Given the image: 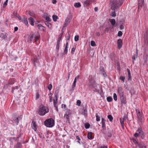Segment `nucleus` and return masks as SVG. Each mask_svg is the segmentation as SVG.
<instances>
[{"label": "nucleus", "instance_id": "1", "mask_svg": "<svg viewBox=\"0 0 148 148\" xmlns=\"http://www.w3.org/2000/svg\"><path fill=\"white\" fill-rule=\"evenodd\" d=\"M124 0H111L110 1L111 8L114 11L111 13V16L114 17L116 16L115 11L120 7Z\"/></svg>", "mask_w": 148, "mask_h": 148}, {"label": "nucleus", "instance_id": "2", "mask_svg": "<svg viewBox=\"0 0 148 148\" xmlns=\"http://www.w3.org/2000/svg\"><path fill=\"white\" fill-rule=\"evenodd\" d=\"M49 111V110L47 107L41 105L39 108L38 113L40 116H43Z\"/></svg>", "mask_w": 148, "mask_h": 148}, {"label": "nucleus", "instance_id": "3", "mask_svg": "<svg viewBox=\"0 0 148 148\" xmlns=\"http://www.w3.org/2000/svg\"><path fill=\"white\" fill-rule=\"evenodd\" d=\"M136 131L137 132L135 133L134 134V137L137 138L139 136L142 139H144L145 138V136L144 133L142 130L141 127H138Z\"/></svg>", "mask_w": 148, "mask_h": 148}, {"label": "nucleus", "instance_id": "4", "mask_svg": "<svg viewBox=\"0 0 148 148\" xmlns=\"http://www.w3.org/2000/svg\"><path fill=\"white\" fill-rule=\"evenodd\" d=\"M95 78L94 77L90 75L89 76L88 81L89 85L94 88H96L97 85L96 82L95 80Z\"/></svg>", "mask_w": 148, "mask_h": 148}, {"label": "nucleus", "instance_id": "5", "mask_svg": "<svg viewBox=\"0 0 148 148\" xmlns=\"http://www.w3.org/2000/svg\"><path fill=\"white\" fill-rule=\"evenodd\" d=\"M44 124L47 127H52L54 125V121L52 118L48 119L44 121Z\"/></svg>", "mask_w": 148, "mask_h": 148}, {"label": "nucleus", "instance_id": "6", "mask_svg": "<svg viewBox=\"0 0 148 148\" xmlns=\"http://www.w3.org/2000/svg\"><path fill=\"white\" fill-rule=\"evenodd\" d=\"M136 111L137 112L138 119L139 120L140 122H142L144 118L142 112L141 111H140L139 109H138L136 110Z\"/></svg>", "mask_w": 148, "mask_h": 148}, {"label": "nucleus", "instance_id": "7", "mask_svg": "<svg viewBox=\"0 0 148 148\" xmlns=\"http://www.w3.org/2000/svg\"><path fill=\"white\" fill-rule=\"evenodd\" d=\"M40 37V36L39 34L36 36L34 34H30L29 37V40L31 42L33 41V39L34 38H35V42H36L38 40Z\"/></svg>", "mask_w": 148, "mask_h": 148}, {"label": "nucleus", "instance_id": "8", "mask_svg": "<svg viewBox=\"0 0 148 148\" xmlns=\"http://www.w3.org/2000/svg\"><path fill=\"white\" fill-rule=\"evenodd\" d=\"M59 93V90H56L54 96L55 99H53V103L54 106H57V103L58 99V95Z\"/></svg>", "mask_w": 148, "mask_h": 148}, {"label": "nucleus", "instance_id": "9", "mask_svg": "<svg viewBox=\"0 0 148 148\" xmlns=\"http://www.w3.org/2000/svg\"><path fill=\"white\" fill-rule=\"evenodd\" d=\"M117 88L118 92L119 95V96L124 95V91L121 87L118 86Z\"/></svg>", "mask_w": 148, "mask_h": 148}, {"label": "nucleus", "instance_id": "10", "mask_svg": "<svg viewBox=\"0 0 148 148\" xmlns=\"http://www.w3.org/2000/svg\"><path fill=\"white\" fill-rule=\"evenodd\" d=\"M121 102V103L123 104H126V98L124 95L119 96Z\"/></svg>", "mask_w": 148, "mask_h": 148}, {"label": "nucleus", "instance_id": "11", "mask_svg": "<svg viewBox=\"0 0 148 148\" xmlns=\"http://www.w3.org/2000/svg\"><path fill=\"white\" fill-rule=\"evenodd\" d=\"M117 48L118 49H120L122 47L123 45V41L121 39H119L117 41Z\"/></svg>", "mask_w": 148, "mask_h": 148}, {"label": "nucleus", "instance_id": "12", "mask_svg": "<svg viewBox=\"0 0 148 148\" xmlns=\"http://www.w3.org/2000/svg\"><path fill=\"white\" fill-rule=\"evenodd\" d=\"M32 128L35 131H36L37 130V125L35 122L34 121H32L31 125Z\"/></svg>", "mask_w": 148, "mask_h": 148}, {"label": "nucleus", "instance_id": "13", "mask_svg": "<svg viewBox=\"0 0 148 148\" xmlns=\"http://www.w3.org/2000/svg\"><path fill=\"white\" fill-rule=\"evenodd\" d=\"M33 63L35 67H37V65H39V60L37 58H34L33 60Z\"/></svg>", "mask_w": 148, "mask_h": 148}, {"label": "nucleus", "instance_id": "14", "mask_svg": "<svg viewBox=\"0 0 148 148\" xmlns=\"http://www.w3.org/2000/svg\"><path fill=\"white\" fill-rule=\"evenodd\" d=\"M79 76V75H78L77 77H75L74 82L72 85V89H73L74 88V87H75L77 82V80L78 79Z\"/></svg>", "mask_w": 148, "mask_h": 148}, {"label": "nucleus", "instance_id": "15", "mask_svg": "<svg viewBox=\"0 0 148 148\" xmlns=\"http://www.w3.org/2000/svg\"><path fill=\"white\" fill-rule=\"evenodd\" d=\"M138 9L139 8H140L142 7V6L143 5L144 3V0H138Z\"/></svg>", "mask_w": 148, "mask_h": 148}, {"label": "nucleus", "instance_id": "16", "mask_svg": "<svg viewBox=\"0 0 148 148\" xmlns=\"http://www.w3.org/2000/svg\"><path fill=\"white\" fill-rule=\"evenodd\" d=\"M22 119V117L21 116H19V117L16 118V119H14L13 120L14 121L15 123H16V125H18L19 122V121L21 120Z\"/></svg>", "mask_w": 148, "mask_h": 148}, {"label": "nucleus", "instance_id": "17", "mask_svg": "<svg viewBox=\"0 0 148 148\" xmlns=\"http://www.w3.org/2000/svg\"><path fill=\"white\" fill-rule=\"evenodd\" d=\"M91 1L86 0L84 2V5L85 7L89 6L90 4Z\"/></svg>", "mask_w": 148, "mask_h": 148}, {"label": "nucleus", "instance_id": "18", "mask_svg": "<svg viewBox=\"0 0 148 148\" xmlns=\"http://www.w3.org/2000/svg\"><path fill=\"white\" fill-rule=\"evenodd\" d=\"M39 29L40 30H42L43 31H45L46 30L45 27L41 24H38L37 25Z\"/></svg>", "mask_w": 148, "mask_h": 148}, {"label": "nucleus", "instance_id": "19", "mask_svg": "<svg viewBox=\"0 0 148 148\" xmlns=\"http://www.w3.org/2000/svg\"><path fill=\"white\" fill-rule=\"evenodd\" d=\"M28 20L30 23V24L32 25H34V20L32 17H30L28 18Z\"/></svg>", "mask_w": 148, "mask_h": 148}, {"label": "nucleus", "instance_id": "20", "mask_svg": "<svg viewBox=\"0 0 148 148\" xmlns=\"http://www.w3.org/2000/svg\"><path fill=\"white\" fill-rule=\"evenodd\" d=\"M87 137L89 139H92L93 138L92 137V133L91 132H89L88 134Z\"/></svg>", "mask_w": 148, "mask_h": 148}, {"label": "nucleus", "instance_id": "21", "mask_svg": "<svg viewBox=\"0 0 148 148\" xmlns=\"http://www.w3.org/2000/svg\"><path fill=\"white\" fill-rule=\"evenodd\" d=\"M106 120L103 118L101 119V123L102 124V127H106V125L105 124Z\"/></svg>", "mask_w": 148, "mask_h": 148}, {"label": "nucleus", "instance_id": "22", "mask_svg": "<svg viewBox=\"0 0 148 148\" xmlns=\"http://www.w3.org/2000/svg\"><path fill=\"white\" fill-rule=\"evenodd\" d=\"M69 43L67 42H66V46L65 48V49L64 51V53L65 54H67L68 52V48Z\"/></svg>", "mask_w": 148, "mask_h": 148}, {"label": "nucleus", "instance_id": "23", "mask_svg": "<svg viewBox=\"0 0 148 148\" xmlns=\"http://www.w3.org/2000/svg\"><path fill=\"white\" fill-rule=\"evenodd\" d=\"M22 21L26 25H28V21L27 20V18H23L22 19Z\"/></svg>", "mask_w": 148, "mask_h": 148}, {"label": "nucleus", "instance_id": "24", "mask_svg": "<svg viewBox=\"0 0 148 148\" xmlns=\"http://www.w3.org/2000/svg\"><path fill=\"white\" fill-rule=\"evenodd\" d=\"M45 25L49 28H51V24L49 23L48 21H45Z\"/></svg>", "mask_w": 148, "mask_h": 148}, {"label": "nucleus", "instance_id": "25", "mask_svg": "<svg viewBox=\"0 0 148 148\" xmlns=\"http://www.w3.org/2000/svg\"><path fill=\"white\" fill-rule=\"evenodd\" d=\"M82 114L84 115L85 116L87 115V111L86 109H84L82 112Z\"/></svg>", "mask_w": 148, "mask_h": 148}, {"label": "nucleus", "instance_id": "26", "mask_svg": "<svg viewBox=\"0 0 148 148\" xmlns=\"http://www.w3.org/2000/svg\"><path fill=\"white\" fill-rule=\"evenodd\" d=\"M21 143L18 142L15 146L14 148H21Z\"/></svg>", "mask_w": 148, "mask_h": 148}, {"label": "nucleus", "instance_id": "27", "mask_svg": "<svg viewBox=\"0 0 148 148\" xmlns=\"http://www.w3.org/2000/svg\"><path fill=\"white\" fill-rule=\"evenodd\" d=\"M123 119H122V118H121L120 119V123H121V126H122V128H124V121L123 120Z\"/></svg>", "mask_w": 148, "mask_h": 148}, {"label": "nucleus", "instance_id": "28", "mask_svg": "<svg viewBox=\"0 0 148 148\" xmlns=\"http://www.w3.org/2000/svg\"><path fill=\"white\" fill-rule=\"evenodd\" d=\"M127 70L128 72V79L130 80L131 79V75L130 72V70L128 69H127Z\"/></svg>", "mask_w": 148, "mask_h": 148}, {"label": "nucleus", "instance_id": "29", "mask_svg": "<svg viewBox=\"0 0 148 148\" xmlns=\"http://www.w3.org/2000/svg\"><path fill=\"white\" fill-rule=\"evenodd\" d=\"M76 139L78 140V141H77V142L79 144L81 145L82 143L80 141L81 140V139L80 137L78 136H76Z\"/></svg>", "mask_w": 148, "mask_h": 148}, {"label": "nucleus", "instance_id": "30", "mask_svg": "<svg viewBox=\"0 0 148 148\" xmlns=\"http://www.w3.org/2000/svg\"><path fill=\"white\" fill-rule=\"evenodd\" d=\"M106 130V127H102V129L101 130V132L103 134H105V131Z\"/></svg>", "mask_w": 148, "mask_h": 148}, {"label": "nucleus", "instance_id": "31", "mask_svg": "<svg viewBox=\"0 0 148 148\" xmlns=\"http://www.w3.org/2000/svg\"><path fill=\"white\" fill-rule=\"evenodd\" d=\"M81 6V4L80 3H76L74 4V6L77 8Z\"/></svg>", "mask_w": 148, "mask_h": 148}, {"label": "nucleus", "instance_id": "32", "mask_svg": "<svg viewBox=\"0 0 148 148\" xmlns=\"http://www.w3.org/2000/svg\"><path fill=\"white\" fill-rule=\"evenodd\" d=\"M108 118L109 119L110 121L111 122L112 121L113 118L112 116L111 115H109L108 116Z\"/></svg>", "mask_w": 148, "mask_h": 148}, {"label": "nucleus", "instance_id": "33", "mask_svg": "<svg viewBox=\"0 0 148 148\" xmlns=\"http://www.w3.org/2000/svg\"><path fill=\"white\" fill-rule=\"evenodd\" d=\"M90 126V124L88 123H86L84 125L86 129L89 128Z\"/></svg>", "mask_w": 148, "mask_h": 148}, {"label": "nucleus", "instance_id": "34", "mask_svg": "<svg viewBox=\"0 0 148 148\" xmlns=\"http://www.w3.org/2000/svg\"><path fill=\"white\" fill-rule=\"evenodd\" d=\"M70 20L69 18H67L66 19L65 21V25H66V24H67V25H68L69 24V23L70 22Z\"/></svg>", "mask_w": 148, "mask_h": 148}, {"label": "nucleus", "instance_id": "35", "mask_svg": "<svg viewBox=\"0 0 148 148\" xmlns=\"http://www.w3.org/2000/svg\"><path fill=\"white\" fill-rule=\"evenodd\" d=\"M107 100L108 102H110L112 101V99L111 96H109L107 98Z\"/></svg>", "mask_w": 148, "mask_h": 148}, {"label": "nucleus", "instance_id": "36", "mask_svg": "<svg viewBox=\"0 0 148 148\" xmlns=\"http://www.w3.org/2000/svg\"><path fill=\"white\" fill-rule=\"evenodd\" d=\"M110 22L112 25H114L115 23V20L114 19H112L110 20Z\"/></svg>", "mask_w": 148, "mask_h": 148}, {"label": "nucleus", "instance_id": "37", "mask_svg": "<svg viewBox=\"0 0 148 148\" xmlns=\"http://www.w3.org/2000/svg\"><path fill=\"white\" fill-rule=\"evenodd\" d=\"M52 18H53V21H54L55 22H56L57 21V19L58 18V17L56 15H53L52 16Z\"/></svg>", "mask_w": 148, "mask_h": 148}, {"label": "nucleus", "instance_id": "38", "mask_svg": "<svg viewBox=\"0 0 148 148\" xmlns=\"http://www.w3.org/2000/svg\"><path fill=\"white\" fill-rule=\"evenodd\" d=\"M96 120L97 121H100V117L99 116H98V114L97 113L96 114Z\"/></svg>", "mask_w": 148, "mask_h": 148}, {"label": "nucleus", "instance_id": "39", "mask_svg": "<svg viewBox=\"0 0 148 148\" xmlns=\"http://www.w3.org/2000/svg\"><path fill=\"white\" fill-rule=\"evenodd\" d=\"M91 45L92 47H94L96 46V44L94 41L92 40L90 42Z\"/></svg>", "mask_w": 148, "mask_h": 148}, {"label": "nucleus", "instance_id": "40", "mask_svg": "<svg viewBox=\"0 0 148 148\" xmlns=\"http://www.w3.org/2000/svg\"><path fill=\"white\" fill-rule=\"evenodd\" d=\"M113 98L115 101H116L117 100V96L115 93H114L113 94Z\"/></svg>", "mask_w": 148, "mask_h": 148}, {"label": "nucleus", "instance_id": "41", "mask_svg": "<svg viewBox=\"0 0 148 148\" xmlns=\"http://www.w3.org/2000/svg\"><path fill=\"white\" fill-rule=\"evenodd\" d=\"M52 88V85L51 84H50L48 86V88L49 90V91H50Z\"/></svg>", "mask_w": 148, "mask_h": 148}, {"label": "nucleus", "instance_id": "42", "mask_svg": "<svg viewBox=\"0 0 148 148\" xmlns=\"http://www.w3.org/2000/svg\"><path fill=\"white\" fill-rule=\"evenodd\" d=\"M71 114V110H67V111L66 112V114L65 115H69Z\"/></svg>", "mask_w": 148, "mask_h": 148}, {"label": "nucleus", "instance_id": "43", "mask_svg": "<svg viewBox=\"0 0 148 148\" xmlns=\"http://www.w3.org/2000/svg\"><path fill=\"white\" fill-rule=\"evenodd\" d=\"M62 108L64 109V110L65 111L66 109V105L65 104H62Z\"/></svg>", "mask_w": 148, "mask_h": 148}, {"label": "nucleus", "instance_id": "44", "mask_svg": "<svg viewBox=\"0 0 148 148\" xmlns=\"http://www.w3.org/2000/svg\"><path fill=\"white\" fill-rule=\"evenodd\" d=\"M79 36L78 35H76L75 36L74 40L75 41H77L79 40Z\"/></svg>", "mask_w": 148, "mask_h": 148}, {"label": "nucleus", "instance_id": "45", "mask_svg": "<svg viewBox=\"0 0 148 148\" xmlns=\"http://www.w3.org/2000/svg\"><path fill=\"white\" fill-rule=\"evenodd\" d=\"M125 78L124 77L121 76L119 77V79L122 81L123 82H125Z\"/></svg>", "mask_w": 148, "mask_h": 148}, {"label": "nucleus", "instance_id": "46", "mask_svg": "<svg viewBox=\"0 0 148 148\" xmlns=\"http://www.w3.org/2000/svg\"><path fill=\"white\" fill-rule=\"evenodd\" d=\"M144 146V144L143 143H140L138 145V147L140 148H143Z\"/></svg>", "mask_w": 148, "mask_h": 148}, {"label": "nucleus", "instance_id": "47", "mask_svg": "<svg viewBox=\"0 0 148 148\" xmlns=\"http://www.w3.org/2000/svg\"><path fill=\"white\" fill-rule=\"evenodd\" d=\"M0 37L2 38V39H1V40H2L5 38V36L3 34H2L1 35Z\"/></svg>", "mask_w": 148, "mask_h": 148}, {"label": "nucleus", "instance_id": "48", "mask_svg": "<svg viewBox=\"0 0 148 148\" xmlns=\"http://www.w3.org/2000/svg\"><path fill=\"white\" fill-rule=\"evenodd\" d=\"M46 19L48 21H51V18L48 16H46Z\"/></svg>", "mask_w": 148, "mask_h": 148}, {"label": "nucleus", "instance_id": "49", "mask_svg": "<svg viewBox=\"0 0 148 148\" xmlns=\"http://www.w3.org/2000/svg\"><path fill=\"white\" fill-rule=\"evenodd\" d=\"M8 0H6L4 3L3 5V7H5L7 5L8 2Z\"/></svg>", "mask_w": 148, "mask_h": 148}, {"label": "nucleus", "instance_id": "50", "mask_svg": "<svg viewBox=\"0 0 148 148\" xmlns=\"http://www.w3.org/2000/svg\"><path fill=\"white\" fill-rule=\"evenodd\" d=\"M60 45L57 44L56 46V50L58 51L60 49Z\"/></svg>", "mask_w": 148, "mask_h": 148}, {"label": "nucleus", "instance_id": "51", "mask_svg": "<svg viewBox=\"0 0 148 148\" xmlns=\"http://www.w3.org/2000/svg\"><path fill=\"white\" fill-rule=\"evenodd\" d=\"M81 103V101L80 100H78L77 101V105L79 106L80 105Z\"/></svg>", "mask_w": 148, "mask_h": 148}, {"label": "nucleus", "instance_id": "52", "mask_svg": "<svg viewBox=\"0 0 148 148\" xmlns=\"http://www.w3.org/2000/svg\"><path fill=\"white\" fill-rule=\"evenodd\" d=\"M122 32L121 31H119L118 32V36H121L122 35Z\"/></svg>", "mask_w": 148, "mask_h": 148}, {"label": "nucleus", "instance_id": "53", "mask_svg": "<svg viewBox=\"0 0 148 148\" xmlns=\"http://www.w3.org/2000/svg\"><path fill=\"white\" fill-rule=\"evenodd\" d=\"M75 48H73L72 49V50H71V53H72V54H74L75 51Z\"/></svg>", "mask_w": 148, "mask_h": 148}, {"label": "nucleus", "instance_id": "54", "mask_svg": "<svg viewBox=\"0 0 148 148\" xmlns=\"http://www.w3.org/2000/svg\"><path fill=\"white\" fill-rule=\"evenodd\" d=\"M39 95L38 92H37L36 95V99H39Z\"/></svg>", "mask_w": 148, "mask_h": 148}, {"label": "nucleus", "instance_id": "55", "mask_svg": "<svg viewBox=\"0 0 148 148\" xmlns=\"http://www.w3.org/2000/svg\"><path fill=\"white\" fill-rule=\"evenodd\" d=\"M64 116H65V117L67 121H69V116L68 115H65Z\"/></svg>", "mask_w": 148, "mask_h": 148}, {"label": "nucleus", "instance_id": "56", "mask_svg": "<svg viewBox=\"0 0 148 148\" xmlns=\"http://www.w3.org/2000/svg\"><path fill=\"white\" fill-rule=\"evenodd\" d=\"M28 13L31 16H32L33 14V13L30 11H29L28 12Z\"/></svg>", "mask_w": 148, "mask_h": 148}, {"label": "nucleus", "instance_id": "57", "mask_svg": "<svg viewBox=\"0 0 148 148\" xmlns=\"http://www.w3.org/2000/svg\"><path fill=\"white\" fill-rule=\"evenodd\" d=\"M49 98V101L50 102H51L52 101V97L51 96H51H50Z\"/></svg>", "mask_w": 148, "mask_h": 148}, {"label": "nucleus", "instance_id": "58", "mask_svg": "<svg viewBox=\"0 0 148 148\" xmlns=\"http://www.w3.org/2000/svg\"><path fill=\"white\" fill-rule=\"evenodd\" d=\"M124 27L122 25H121L120 26V29L121 30L123 29H124Z\"/></svg>", "mask_w": 148, "mask_h": 148}, {"label": "nucleus", "instance_id": "59", "mask_svg": "<svg viewBox=\"0 0 148 148\" xmlns=\"http://www.w3.org/2000/svg\"><path fill=\"white\" fill-rule=\"evenodd\" d=\"M18 28L17 27H15L14 28V31L16 32V31H17L18 30Z\"/></svg>", "mask_w": 148, "mask_h": 148}, {"label": "nucleus", "instance_id": "60", "mask_svg": "<svg viewBox=\"0 0 148 148\" xmlns=\"http://www.w3.org/2000/svg\"><path fill=\"white\" fill-rule=\"evenodd\" d=\"M70 36L69 35V33L68 35L66 37V38L67 40H69L70 38Z\"/></svg>", "mask_w": 148, "mask_h": 148}, {"label": "nucleus", "instance_id": "61", "mask_svg": "<svg viewBox=\"0 0 148 148\" xmlns=\"http://www.w3.org/2000/svg\"><path fill=\"white\" fill-rule=\"evenodd\" d=\"M54 107L56 108V110L57 112H58V106H54Z\"/></svg>", "mask_w": 148, "mask_h": 148}, {"label": "nucleus", "instance_id": "62", "mask_svg": "<svg viewBox=\"0 0 148 148\" xmlns=\"http://www.w3.org/2000/svg\"><path fill=\"white\" fill-rule=\"evenodd\" d=\"M132 59L133 60V62H134V60H135V57L134 55L132 57Z\"/></svg>", "mask_w": 148, "mask_h": 148}, {"label": "nucleus", "instance_id": "63", "mask_svg": "<svg viewBox=\"0 0 148 148\" xmlns=\"http://www.w3.org/2000/svg\"><path fill=\"white\" fill-rule=\"evenodd\" d=\"M60 41H60V40H58L57 41V44L60 45Z\"/></svg>", "mask_w": 148, "mask_h": 148}, {"label": "nucleus", "instance_id": "64", "mask_svg": "<svg viewBox=\"0 0 148 148\" xmlns=\"http://www.w3.org/2000/svg\"><path fill=\"white\" fill-rule=\"evenodd\" d=\"M100 148H108L107 146H101Z\"/></svg>", "mask_w": 148, "mask_h": 148}]
</instances>
